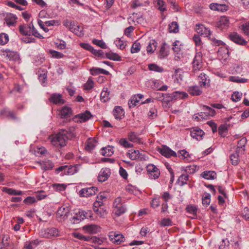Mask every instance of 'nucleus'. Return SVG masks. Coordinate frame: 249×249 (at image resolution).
Instances as JSON below:
<instances>
[{"mask_svg":"<svg viewBox=\"0 0 249 249\" xmlns=\"http://www.w3.org/2000/svg\"><path fill=\"white\" fill-rule=\"evenodd\" d=\"M73 236L81 240L89 241V236H85L80 233L75 232L73 233Z\"/></svg>","mask_w":249,"mask_h":249,"instance_id":"nucleus-58","label":"nucleus"},{"mask_svg":"<svg viewBox=\"0 0 249 249\" xmlns=\"http://www.w3.org/2000/svg\"><path fill=\"white\" fill-rule=\"evenodd\" d=\"M73 33L79 37L83 36L84 35L83 28L79 25H77L74 28Z\"/></svg>","mask_w":249,"mask_h":249,"instance_id":"nucleus-59","label":"nucleus"},{"mask_svg":"<svg viewBox=\"0 0 249 249\" xmlns=\"http://www.w3.org/2000/svg\"><path fill=\"white\" fill-rule=\"evenodd\" d=\"M228 131L227 124H221L218 127V133L221 137H225L228 134Z\"/></svg>","mask_w":249,"mask_h":249,"instance_id":"nucleus-43","label":"nucleus"},{"mask_svg":"<svg viewBox=\"0 0 249 249\" xmlns=\"http://www.w3.org/2000/svg\"><path fill=\"white\" fill-rule=\"evenodd\" d=\"M204 135V131L199 128L196 127L191 131V136L197 140H201L202 137Z\"/></svg>","mask_w":249,"mask_h":249,"instance_id":"nucleus-25","label":"nucleus"},{"mask_svg":"<svg viewBox=\"0 0 249 249\" xmlns=\"http://www.w3.org/2000/svg\"><path fill=\"white\" fill-rule=\"evenodd\" d=\"M127 156L131 160H145L144 155L140 152L138 150H131L129 151V152L127 153Z\"/></svg>","mask_w":249,"mask_h":249,"instance_id":"nucleus-12","label":"nucleus"},{"mask_svg":"<svg viewBox=\"0 0 249 249\" xmlns=\"http://www.w3.org/2000/svg\"><path fill=\"white\" fill-rule=\"evenodd\" d=\"M211 32L210 30L209 29V28L204 27L203 35L205 36L209 37V39H211L213 41V42L215 45L219 46L223 43V42L221 40H217L213 38H211Z\"/></svg>","mask_w":249,"mask_h":249,"instance_id":"nucleus-32","label":"nucleus"},{"mask_svg":"<svg viewBox=\"0 0 249 249\" xmlns=\"http://www.w3.org/2000/svg\"><path fill=\"white\" fill-rule=\"evenodd\" d=\"M97 190L98 189L96 187L84 188L79 191V195L81 197H89L95 195Z\"/></svg>","mask_w":249,"mask_h":249,"instance_id":"nucleus-10","label":"nucleus"},{"mask_svg":"<svg viewBox=\"0 0 249 249\" xmlns=\"http://www.w3.org/2000/svg\"><path fill=\"white\" fill-rule=\"evenodd\" d=\"M84 214L82 210H79L78 213H76L74 216L72 217V219L71 221L73 223H78L82 220L84 219Z\"/></svg>","mask_w":249,"mask_h":249,"instance_id":"nucleus-35","label":"nucleus"},{"mask_svg":"<svg viewBox=\"0 0 249 249\" xmlns=\"http://www.w3.org/2000/svg\"><path fill=\"white\" fill-rule=\"evenodd\" d=\"M114 213L118 216L121 215L126 211V208L124 205L119 206H117V207H114Z\"/></svg>","mask_w":249,"mask_h":249,"instance_id":"nucleus-41","label":"nucleus"},{"mask_svg":"<svg viewBox=\"0 0 249 249\" xmlns=\"http://www.w3.org/2000/svg\"><path fill=\"white\" fill-rule=\"evenodd\" d=\"M165 95L161 101L164 104V107H170L172 106V101L174 100V98L172 97V94L166 93Z\"/></svg>","mask_w":249,"mask_h":249,"instance_id":"nucleus-28","label":"nucleus"},{"mask_svg":"<svg viewBox=\"0 0 249 249\" xmlns=\"http://www.w3.org/2000/svg\"><path fill=\"white\" fill-rule=\"evenodd\" d=\"M211 195L209 193H206L202 197V203L203 206L207 207L211 202Z\"/></svg>","mask_w":249,"mask_h":249,"instance_id":"nucleus-46","label":"nucleus"},{"mask_svg":"<svg viewBox=\"0 0 249 249\" xmlns=\"http://www.w3.org/2000/svg\"><path fill=\"white\" fill-rule=\"evenodd\" d=\"M65 131L60 130L56 134L51 136V142L53 145L58 148H61L66 145L67 137L65 135Z\"/></svg>","mask_w":249,"mask_h":249,"instance_id":"nucleus-1","label":"nucleus"},{"mask_svg":"<svg viewBox=\"0 0 249 249\" xmlns=\"http://www.w3.org/2000/svg\"><path fill=\"white\" fill-rule=\"evenodd\" d=\"M157 45L158 43L155 39L150 40L146 47L147 53H153L156 50Z\"/></svg>","mask_w":249,"mask_h":249,"instance_id":"nucleus-34","label":"nucleus"},{"mask_svg":"<svg viewBox=\"0 0 249 249\" xmlns=\"http://www.w3.org/2000/svg\"><path fill=\"white\" fill-rule=\"evenodd\" d=\"M48 100L50 102L54 105H63L65 104L66 102L65 100L63 99L62 94L57 93L52 94Z\"/></svg>","mask_w":249,"mask_h":249,"instance_id":"nucleus-9","label":"nucleus"},{"mask_svg":"<svg viewBox=\"0 0 249 249\" xmlns=\"http://www.w3.org/2000/svg\"><path fill=\"white\" fill-rule=\"evenodd\" d=\"M79 165L76 164L72 165H63L59 167V169L62 170L65 168L67 170V175H72L77 173L79 170Z\"/></svg>","mask_w":249,"mask_h":249,"instance_id":"nucleus-19","label":"nucleus"},{"mask_svg":"<svg viewBox=\"0 0 249 249\" xmlns=\"http://www.w3.org/2000/svg\"><path fill=\"white\" fill-rule=\"evenodd\" d=\"M143 97V95L141 94H137L132 96L128 101V106L130 108L134 107L137 106V103H139L141 99Z\"/></svg>","mask_w":249,"mask_h":249,"instance_id":"nucleus-17","label":"nucleus"},{"mask_svg":"<svg viewBox=\"0 0 249 249\" xmlns=\"http://www.w3.org/2000/svg\"><path fill=\"white\" fill-rule=\"evenodd\" d=\"M229 38L232 41L240 45L244 46L248 43V42L236 32L231 33L229 35Z\"/></svg>","mask_w":249,"mask_h":249,"instance_id":"nucleus-6","label":"nucleus"},{"mask_svg":"<svg viewBox=\"0 0 249 249\" xmlns=\"http://www.w3.org/2000/svg\"><path fill=\"white\" fill-rule=\"evenodd\" d=\"M98 227L95 225H86L83 227L84 230L91 233H95L97 231Z\"/></svg>","mask_w":249,"mask_h":249,"instance_id":"nucleus-51","label":"nucleus"},{"mask_svg":"<svg viewBox=\"0 0 249 249\" xmlns=\"http://www.w3.org/2000/svg\"><path fill=\"white\" fill-rule=\"evenodd\" d=\"M196 166L195 165H190L184 167L183 170L188 174H192L196 172Z\"/></svg>","mask_w":249,"mask_h":249,"instance_id":"nucleus-60","label":"nucleus"},{"mask_svg":"<svg viewBox=\"0 0 249 249\" xmlns=\"http://www.w3.org/2000/svg\"><path fill=\"white\" fill-rule=\"evenodd\" d=\"M146 171L149 178L151 179H157L159 178L160 174V170L153 164L147 165Z\"/></svg>","mask_w":249,"mask_h":249,"instance_id":"nucleus-4","label":"nucleus"},{"mask_svg":"<svg viewBox=\"0 0 249 249\" xmlns=\"http://www.w3.org/2000/svg\"><path fill=\"white\" fill-rule=\"evenodd\" d=\"M41 234L44 237L47 238H51L58 234V231L54 228H48L41 232Z\"/></svg>","mask_w":249,"mask_h":249,"instance_id":"nucleus-14","label":"nucleus"},{"mask_svg":"<svg viewBox=\"0 0 249 249\" xmlns=\"http://www.w3.org/2000/svg\"><path fill=\"white\" fill-rule=\"evenodd\" d=\"M92 115L89 110H86L83 113L75 115L72 120L75 123H84L92 117Z\"/></svg>","mask_w":249,"mask_h":249,"instance_id":"nucleus-5","label":"nucleus"},{"mask_svg":"<svg viewBox=\"0 0 249 249\" xmlns=\"http://www.w3.org/2000/svg\"><path fill=\"white\" fill-rule=\"evenodd\" d=\"M109 91H108L107 88H104L100 95V100L103 103H106L109 99Z\"/></svg>","mask_w":249,"mask_h":249,"instance_id":"nucleus-38","label":"nucleus"},{"mask_svg":"<svg viewBox=\"0 0 249 249\" xmlns=\"http://www.w3.org/2000/svg\"><path fill=\"white\" fill-rule=\"evenodd\" d=\"M119 144L124 148H131L133 144L129 143L126 138H121L119 141Z\"/></svg>","mask_w":249,"mask_h":249,"instance_id":"nucleus-49","label":"nucleus"},{"mask_svg":"<svg viewBox=\"0 0 249 249\" xmlns=\"http://www.w3.org/2000/svg\"><path fill=\"white\" fill-rule=\"evenodd\" d=\"M0 114L4 117L8 118L11 120H15L17 118L16 113L14 111L9 110L7 108H4L2 109L0 112Z\"/></svg>","mask_w":249,"mask_h":249,"instance_id":"nucleus-23","label":"nucleus"},{"mask_svg":"<svg viewBox=\"0 0 249 249\" xmlns=\"http://www.w3.org/2000/svg\"><path fill=\"white\" fill-rule=\"evenodd\" d=\"M105 57L110 60L113 61H120L122 60L121 57L116 53H106Z\"/></svg>","mask_w":249,"mask_h":249,"instance_id":"nucleus-40","label":"nucleus"},{"mask_svg":"<svg viewBox=\"0 0 249 249\" xmlns=\"http://www.w3.org/2000/svg\"><path fill=\"white\" fill-rule=\"evenodd\" d=\"M203 110L204 112H205V114L207 115L208 117L209 116H214L216 114L215 111L214 109L207 106H203Z\"/></svg>","mask_w":249,"mask_h":249,"instance_id":"nucleus-47","label":"nucleus"},{"mask_svg":"<svg viewBox=\"0 0 249 249\" xmlns=\"http://www.w3.org/2000/svg\"><path fill=\"white\" fill-rule=\"evenodd\" d=\"M148 69L151 71L158 72H162L164 71L162 67L158 66L157 64L152 63L148 65Z\"/></svg>","mask_w":249,"mask_h":249,"instance_id":"nucleus-42","label":"nucleus"},{"mask_svg":"<svg viewBox=\"0 0 249 249\" xmlns=\"http://www.w3.org/2000/svg\"><path fill=\"white\" fill-rule=\"evenodd\" d=\"M160 225L161 227L170 226L172 225V220L169 218H163L160 222Z\"/></svg>","mask_w":249,"mask_h":249,"instance_id":"nucleus-64","label":"nucleus"},{"mask_svg":"<svg viewBox=\"0 0 249 249\" xmlns=\"http://www.w3.org/2000/svg\"><path fill=\"white\" fill-rule=\"evenodd\" d=\"M19 32L23 36H31L30 31L28 29L27 26L24 25H20L19 26Z\"/></svg>","mask_w":249,"mask_h":249,"instance_id":"nucleus-44","label":"nucleus"},{"mask_svg":"<svg viewBox=\"0 0 249 249\" xmlns=\"http://www.w3.org/2000/svg\"><path fill=\"white\" fill-rule=\"evenodd\" d=\"M17 19L16 15L10 13H6L4 18V20L9 27L14 26L17 22Z\"/></svg>","mask_w":249,"mask_h":249,"instance_id":"nucleus-15","label":"nucleus"},{"mask_svg":"<svg viewBox=\"0 0 249 249\" xmlns=\"http://www.w3.org/2000/svg\"><path fill=\"white\" fill-rule=\"evenodd\" d=\"M116 45L121 50H123L126 45V41L122 40L121 38H118L114 41Z\"/></svg>","mask_w":249,"mask_h":249,"instance_id":"nucleus-55","label":"nucleus"},{"mask_svg":"<svg viewBox=\"0 0 249 249\" xmlns=\"http://www.w3.org/2000/svg\"><path fill=\"white\" fill-rule=\"evenodd\" d=\"M186 210L188 213L193 214L194 216L196 215L197 208L196 205H188L186 207Z\"/></svg>","mask_w":249,"mask_h":249,"instance_id":"nucleus-53","label":"nucleus"},{"mask_svg":"<svg viewBox=\"0 0 249 249\" xmlns=\"http://www.w3.org/2000/svg\"><path fill=\"white\" fill-rule=\"evenodd\" d=\"M157 7L158 9L162 12L166 11L165 3L162 0H157Z\"/></svg>","mask_w":249,"mask_h":249,"instance_id":"nucleus-62","label":"nucleus"},{"mask_svg":"<svg viewBox=\"0 0 249 249\" xmlns=\"http://www.w3.org/2000/svg\"><path fill=\"white\" fill-rule=\"evenodd\" d=\"M188 96V94L183 91H176L172 93V97H173L174 100L178 99H183L187 98Z\"/></svg>","mask_w":249,"mask_h":249,"instance_id":"nucleus-31","label":"nucleus"},{"mask_svg":"<svg viewBox=\"0 0 249 249\" xmlns=\"http://www.w3.org/2000/svg\"><path fill=\"white\" fill-rule=\"evenodd\" d=\"M93 88V81L92 77H89L87 82L84 85V89L90 90Z\"/></svg>","mask_w":249,"mask_h":249,"instance_id":"nucleus-56","label":"nucleus"},{"mask_svg":"<svg viewBox=\"0 0 249 249\" xmlns=\"http://www.w3.org/2000/svg\"><path fill=\"white\" fill-rule=\"evenodd\" d=\"M62 131H65L66 133H65V135L67 137V140L68 139H71L76 136L75 132V128L73 127H70L68 129H62Z\"/></svg>","mask_w":249,"mask_h":249,"instance_id":"nucleus-37","label":"nucleus"},{"mask_svg":"<svg viewBox=\"0 0 249 249\" xmlns=\"http://www.w3.org/2000/svg\"><path fill=\"white\" fill-rule=\"evenodd\" d=\"M188 91L192 96H198L202 94V91L198 86H190L188 88Z\"/></svg>","mask_w":249,"mask_h":249,"instance_id":"nucleus-27","label":"nucleus"},{"mask_svg":"<svg viewBox=\"0 0 249 249\" xmlns=\"http://www.w3.org/2000/svg\"><path fill=\"white\" fill-rule=\"evenodd\" d=\"M210 8L214 11H220L223 12L228 10V6L226 4H222L219 3H211L210 4Z\"/></svg>","mask_w":249,"mask_h":249,"instance_id":"nucleus-18","label":"nucleus"},{"mask_svg":"<svg viewBox=\"0 0 249 249\" xmlns=\"http://www.w3.org/2000/svg\"><path fill=\"white\" fill-rule=\"evenodd\" d=\"M193 69L195 71H199L202 68V53L201 52H197L196 53L195 56L193 59Z\"/></svg>","mask_w":249,"mask_h":249,"instance_id":"nucleus-8","label":"nucleus"},{"mask_svg":"<svg viewBox=\"0 0 249 249\" xmlns=\"http://www.w3.org/2000/svg\"><path fill=\"white\" fill-rule=\"evenodd\" d=\"M128 138L129 140L131 142L139 144L142 143L141 138L134 132L131 131L129 132L128 134Z\"/></svg>","mask_w":249,"mask_h":249,"instance_id":"nucleus-30","label":"nucleus"},{"mask_svg":"<svg viewBox=\"0 0 249 249\" xmlns=\"http://www.w3.org/2000/svg\"><path fill=\"white\" fill-rule=\"evenodd\" d=\"M201 176L208 180L214 179L216 178V174L213 171H205L203 172Z\"/></svg>","mask_w":249,"mask_h":249,"instance_id":"nucleus-33","label":"nucleus"},{"mask_svg":"<svg viewBox=\"0 0 249 249\" xmlns=\"http://www.w3.org/2000/svg\"><path fill=\"white\" fill-rule=\"evenodd\" d=\"M240 28L245 35L249 36V21L243 23L241 25Z\"/></svg>","mask_w":249,"mask_h":249,"instance_id":"nucleus-63","label":"nucleus"},{"mask_svg":"<svg viewBox=\"0 0 249 249\" xmlns=\"http://www.w3.org/2000/svg\"><path fill=\"white\" fill-rule=\"evenodd\" d=\"M14 2L7 1L6 5L19 11L24 10L25 7L28 5V2L26 0H14Z\"/></svg>","mask_w":249,"mask_h":249,"instance_id":"nucleus-2","label":"nucleus"},{"mask_svg":"<svg viewBox=\"0 0 249 249\" xmlns=\"http://www.w3.org/2000/svg\"><path fill=\"white\" fill-rule=\"evenodd\" d=\"M189 175L187 174H182L179 177L177 182L179 186H182L187 183Z\"/></svg>","mask_w":249,"mask_h":249,"instance_id":"nucleus-39","label":"nucleus"},{"mask_svg":"<svg viewBox=\"0 0 249 249\" xmlns=\"http://www.w3.org/2000/svg\"><path fill=\"white\" fill-rule=\"evenodd\" d=\"M71 208L69 206L63 205L59 207L56 213V217L59 221L67 219L70 214Z\"/></svg>","mask_w":249,"mask_h":249,"instance_id":"nucleus-3","label":"nucleus"},{"mask_svg":"<svg viewBox=\"0 0 249 249\" xmlns=\"http://www.w3.org/2000/svg\"><path fill=\"white\" fill-rule=\"evenodd\" d=\"M111 172L109 168H103L101 169L98 175V180L101 182H104L108 178Z\"/></svg>","mask_w":249,"mask_h":249,"instance_id":"nucleus-13","label":"nucleus"},{"mask_svg":"<svg viewBox=\"0 0 249 249\" xmlns=\"http://www.w3.org/2000/svg\"><path fill=\"white\" fill-rule=\"evenodd\" d=\"M90 73L92 75H97L99 74H104L105 75H109L110 73L108 71H107L103 69L92 67L90 69Z\"/></svg>","mask_w":249,"mask_h":249,"instance_id":"nucleus-29","label":"nucleus"},{"mask_svg":"<svg viewBox=\"0 0 249 249\" xmlns=\"http://www.w3.org/2000/svg\"><path fill=\"white\" fill-rule=\"evenodd\" d=\"M242 96V93L238 91H234L232 96L231 99L234 102L239 101Z\"/></svg>","mask_w":249,"mask_h":249,"instance_id":"nucleus-61","label":"nucleus"},{"mask_svg":"<svg viewBox=\"0 0 249 249\" xmlns=\"http://www.w3.org/2000/svg\"><path fill=\"white\" fill-rule=\"evenodd\" d=\"M141 44L138 42V41H136L132 45L131 48L130 52L132 53H138L141 49Z\"/></svg>","mask_w":249,"mask_h":249,"instance_id":"nucleus-50","label":"nucleus"},{"mask_svg":"<svg viewBox=\"0 0 249 249\" xmlns=\"http://www.w3.org/2000/svg\"><path fill=\"white\" fill-rule=\"evenodd\" d=\"M7 56L10 60H16L18 59V55L17 52L7 51L6 52Z\"/></svg>","mask_w":249,"mask_h":249,"instance_id":"nucleus-52","label":"nucleus"},{"mask_svg":"<svg viewBox=\"0 0 249 249\" xmlns=\"http://www.w3.org/2000/svg\"><path fill=\"white\" fill-rule=\"evenodd\" d=\"M169 47L165 42L161 44L160 49L158 52V57L160 59L165 58L169 54Z\"/></svg>","mask_w":249,"mask_h":249,"instance_id":"nucleus-16","label":"nucleus"},{"mask_svg":"<svg viewBox=\"0 0 249 249\" xmlns=\"http://www.w3.org/2000/svg\"><path fill=\"white\" fill-rule=\"evenodd\" d=\"M108 238L110 241L116 245H119L125 240L123 234L113 231L109 232Z\"/></svg>","mask_w":249,"mask_h":249,"instance_id":"nucleus-7","label":"nucleus"},{"mask_svg":"<svg viewBox=\"0 0 249 249\" xmlns=\"http://www.w3.org/2000/svg\"><path fill=\"white\" fill-rule=\"evenodd\" d=\"M113 146H108V147H103L101 149V154L104 156L109 157L114 153Z\"/></svg>","mask_w":249,"mask_h":249,"instance_id":"nucleus-36","label":"nucleus"},{"mask_svg":"<svg viewBox=\"0 0 249 249\" xmlns=\"http://www.w3.org/2000/svg\"><path fill=\"white\" fill-rule=\"evenodd\" d=\"M9 41L8 35L4 33L0 34V45H4L6 44Z\"/></svg>","mask_w":249,"mask_h":249,"instance_id":"nucleus-54","label":"nucleus"},{"mask_svg":"<svg viewBox=\"0 0 249 249\" xmlns=\"http://www.w3.org/2000/svg\"><path fill=\"white\" fill-rule=\"evenodd\" d=\"M229 79L230 81L237 83H244L248 81L247 79L240 78L239 76H231Z\"/></svg>","mask_w":249,"mask_h":249,"instance_id":"nucleus-48","label":"nucleus"},{"mask_svg":"<svg viewBox=\"0 0 249 249\" xmlns=\"http://www.w3.org/2000/svg\"><path fill=\"white\" fill-rule=\"evenodd\" d=\"M113 115L116 119L121 120L124 115V111L120 106H116L113 109Z\"/></svg>","mask_w":249,"mask_h":249,"instance_id":"nucleus-24","label":"nucleus"},{"mask_svg":"<svg viewBox=\"0 0 249 249\" xmlns=\"http://www.w3.org/2000/svg\"><path fill=\"white\" fill-rule=\"evenodd\" d=\"M229 25V20L227 17L223 16L220 18L217 23V27L221 30L227 29Z\"/></svg>","mask_w":249,"mask_h":249,"instance_id":"nucleus-20","label":"nucleus"},{"mask_svg":"<svg viewBox=\"0 0 249 249\" xmlns=\"http://www.w3.org/2000/svg\"><path fill=\"white\" fill-rule=\"evenodd\" d=\"M97 142L95 138H89L86 143V149L87 151H91L96 145Z\"/></svg>","mask_w":249,"mask_h":249,"instance_id":"nucleus-26","label":"nucleus"},{"mask_svg":"<svg viewBox=\"0 0 249 249\" xmlns=\"http://www.w3.org/2000/svg\"><path fill=\"white\" fill-rule=\"evenodd\" d=\"M230 159L233 165H237L239 162V156L238 154L234 153L231 154Z\"/></svg>","mask_w":249,"mask_h":249,"instance_id":"nucleus-57","label":"nucleus"},{"mask_svg":"<svg viewBox=\"0 0 249 249\" xmlns=\"http://www.w3.org/2000/svg\"><path fill=\"white\" fill-rule=\"evenodd\" d=\"M198 80L200 86L205 87L206 86H210V80L204 72H201L198 76Z\"/></svg>","mask_w":249,"mask_h":249,"instance_id":"nucleus-21","label":"nucleus"},{"mask_svg":"<svg viewBox=\"0 0 249 249\" xmlns=\"http://www.w3.org/2000/svg\"><path fill=\"white\" fill-rule=\"evenodd\" d=\"M158 151L166 158L177 156V154L166 145H163L161 148L159 149Z\"/></svg>","mask_w":249,"mask_h":249,"instance_id":"nucleus-11","label":"nucleus"},{"mask_svg":"<svg viewBox=\"0 0 249 249\" xmlns=\"http://www.w3.org/2000/svg\"><path fill=\"white\" fill-rule=\"evenodd\" d=\"M178 25L176 21H173L169 24L168 29L170 33H177L178 32Z\"/></svg>","mask_w":249,"mask_h":249,"instance_id":"nucleus-45","label":"nucleus"},{"mask_svg":"<svg viewBox=\"0 0 249 249\" xmlns=\"http://www.w3.org/2000/svg\"><path fill=\"white\" fill-rule=\"evenodd\" d=\"M72 111L70 107L67 106L63 107L60 110V118L62 119H66L71 116Z\"/></svg>","mask_w":249,"mask_h":249,"instance_id":"nucleus-22","label":"nucleus"}]
</instances>
